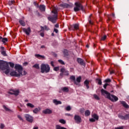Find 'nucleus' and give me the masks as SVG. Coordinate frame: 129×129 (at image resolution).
I'll return each instance as SVG.
<instances>
[{
  "label": "nucleus",
  "instance_id": "nucleus-1",
  "mask_svg": "<svg viewBox=\"0 0 129 129\" xmlns=\"http://www.w3.org/2000/svg\"><path fill=\"white\" fill-rule=\"evenodd\" d=\"M15 68L16 70H17V72L16 71H13L10 73L11 76H15V77H21L23 75H26L27 72L24 71L23 73V67L20 64H15Z\"/></svg>",
  "mask_w": 129,
  "mask_h": 129
},
{
  "label": "nucleus",
  "instance_id": "nucleus-2",
  "mask_svg": "<svg viewBox=\"0 0 129 129\" xmlns=\"http://www.w3.org/2000/svg\"><path fill=\"white\" fill-rule=\"evenodd\" d=\"M0 70H5V74L8 75L10 73V67L9 63L4 60H0Z\"/></svg>",
  "mask_w": 129,
  "mask_h": 129
},
{
  "label": "nucleus",
  "instance_id": "nucleus-3",
  "mask_svg": "<svg viewBox=\"0 0 129 129\" xmlns=\"http://www.w3.org/2000/svg\"><path fill=\"white\" fill-rule=\"evenodd\" d=\"M101 92L102 94V95H104L107 96V98L111 100V101H117L118 100V98L117 97L113 95H110V93H108L107 91L104 90V89H102L101 90Z\"/></svg>",
  "mask_w": 129,
  "mask_h": 129
},
{
  "label": "nucleus",
  "instance_id": "nucleus-4",
  "mask_svg": "<svg viewBox=\"0 0 129 129\" xmlns=\"http://www.w3.org/2000/svg\"><path fill=\"white\" fill-rule=\"evenodd\" d=\"M58 9L56 7H53L52 10V13L53 14V17H48V19L50 22H52L53 23H56V21L57 20V18L58 17Z\"/></svg>",
  "mask_w": 129,
  "mask_h": 129
},
{
  "label": "nucleus",
  "instance_id": "nucleus-5",
  "mask_svg": "<svg viewBox=\"0 0 129 129\" xmlns=\"http://www.w3.org/2000/svg\"><path fill=\"white\" fill-rule=\"evenodd\" d=\"M40 69L41 73H48V72H50V66L48 64H41Z\"/></svg>",
  "mask_w": 129,
  "mask_h": 129
},
{
  "label": "nucleus",
  "instance_id": "nucleus-6",
  "mask_svg": "<svg viewBox=\"0 0 129 129\" xmlns=\"http://www.w3.org/2000/svg\"><path fill=\"white\" fill-rule=\"evenodd\" d=\"M75 5L76 6V7L74 9L75 12H78L80 11V10H83V7L81 5V4H80V3L77 2L75 4Z\"/></svg>",
  "mask_w": 129,
  "mask_h": 129
},
{
  "label": "nucleus",
  "instance_id": "nucleus-7",
  "mask_svg": "<svg viewBox=\"0 0 129 129\" xmlns=\"http://www.w3.org/2000/svg\"><path fill=\"white\" fill-rule=\"evenodd\" d=\"M9 94H14V95H18L20 93L19 90H11L9 92Z\"/></svg>",
  "mask_w": 129,
  "mask_h": 129
},
{
  "label": "nucleus",
  "instance_id": "nucleus-8",
  "mask_svg": "<svg viewBox=\"0 0 129 129\" xmlns=\"http://www.w3.org/2000/svg\"><path fill=\"white\" fill-rule=\"evenodd\" d=\"M60 76H63V75H66L68 76V75H69V73H68V71H65V69L61 68L60 70Z\"/></svg>",
  "mask_w": 129,
  "mask_h": 129
},
{
  "label": "nucleus",
  "instance_id": "nucleus-9",
  "mask_svg": "<svg viewBox=\"0 0 129 129\" xmlns=\"http://www.w3.org/2000/svg\"><path fill=\"white\" fill-rule=\"evenodd\" d=\"M25 118L28 121H29V122H33V117H32L30 115L26 114Z\"/></svg>",
  "mask_w": 129,
  "mask_h": 129
},
{
  "label": "nucleus",
  "instance_id": "nucleus-10",
  "mask_svg": "<svg viewBox=\"0 0 129 129\" xmlns=\"http://www.w3.org/2000/svg\"><path fill=\"white\" fill-rule=\"evenodd\" d=\"M75 120L77 123H80L81 122V117L77 115L75 116Z\"/></svg>",
  "mask_w": 129,
  "mask_h": 129
},
{
  "label": "nucleus",
  "instance_id": "nucleus-11",
  "mask_svg": "<svg viewBox=\"0 0 129 129\" xmlns=\"http://www.w3.org/2000/svg\"><path fill=\"white\" fill-rule=\"evenodd\" d=\"M23 31L28 35H30V33H31V29L30 28H28L27 29L23 28Z\"/></svg>",
  "mask_w": 129,
  "mask_h": 129
},
{
  "label": "nucleus",
  "instance_id": "nucleus-12",
  "mask_svg": "<svg viewBox=\"0 0 129 129\" xmlns=\"http://www.w3.org/2000/svg\"><path fill=\"white\" fill-rule=\"evenodd\" d=\"M43 113H45V114L52 113V111L50 109H46L43 111Z\"/></svg>",
  "mask_w": 129,
  "mask_h": 129
},
{
  "label": "nucleus",
  "instance_id": "nucleus-13",
  "mask_svg": "<svg viewBox=\"0 0 129 129\" xmlns=\"http://www.w3.org/2000/svg\"><path fill=\"white\" fill-rule=\"evenodd\" d=\"M1 49L2 50V51H1V54H2V55L3 56H7V53H6V51L5 50H4V49H5V47H1Z\"/></svg>",
  "mask_w": 129,
  "mask_h": 129
},
{
  "label": "nucleus",
  "instance_id": "nucleus-14",
  "mask_svg": "<svg viewBox=\"0 0 129 129\" xmlns=\"http://www.w3.org/2000/svg\"><path fill=\"white\" fill-rule=\"evenodd\" d=\"M77 61H78V63L81 64V65H84V61H83V59L79 58L77 59Z\"/></svg>",
  "mask_w": 129,
  "mask_h": 129
},
{
  "label": "nucleus",
  "instance_id": "nucleus-15",
  "mask_svg": "<svg viewBox=\"0 0 129 129\" xmlns=\"http://www.w3.org/2000/svg\"><path fill=\"white\" fill-rule=\"evenodd\" d=\"M39 9L41 12H44L46 10V7L44 5H41L39 6Z\"/></svg>",
  "mask_w": 129,
  "mask_h": 129
},
{
  "label": "nucleus",
  "instance_id": "nucleus-16",
  "mask_svg": "<svg viewBox=\"0 0 129 129\" xmlns=\"http://www.w3.org/2000/svg\"><path fill=\"white\" fill-rule=\"evenodd\" d=\"M121 104L124 106V107H125V108H128L129 106L125 103L124 101H121Z\"/></svg>",
  "mask_w": 129,
  "mask_h": 129
},
{
  "label": "nucleus",
  "instance_id": "nucleus-17",
  "mask_svg": "<svg viewBox=\"0 0 129 129\" xmlns=\"http://www.w3.org/2000/svg\"><path fill=\"white\" fill-rule=\"evenodd\" d=\"M41 31H43V30H45V31H49V30H50L49 27H47V26H45L44 27L41 26Z\"/></svg>",
  "mask_w": 129,
  "mask_h": 129
},
{
  "label": "nucleus",
  "instance_id": "nucleus-18",
  "mask_svg": "<svg viewBox=\"0 0 129 129\" xmlns=\"http://www.w3.org/2000/svg\"><path fill=\"white\" fill-rule=\"evenodd\" d=\"M53 103L56 105L61 104L62 102L60 101H57V100H53Z\"/></svg>",
  "mask_w": 129,
  "mask_h": 129
},
{
  "label": "nucleus",
  "instance_id": "nucleus-19",
  "mask_svg": "<svg viewBox=\"0 0 129 129\" xmlns=\"http://www.w3.org/2000/svg\"><path fill=\"white\" fill-rule=\"evenodd\" d=\"M89 84V81L86 80L84 82V85H86L87 89L89 88V86H88Z\"/></svg>",
  "mask_w": 129,
  "mask_h": 129
},
{
  "label": "nucleus",
  "instance_id": "nucleus-20",
  "mask_svg": "<svg viewBox=\"0 0 129 129\" xmlns=\"http://www.w3.org/2000/svg\"><path fill=\"white\" fill-rule=\"evenodd\" d=\"M92 117H93V118H94V119H96V120H98V115H97L96 114H94L92 115Z\"/></svg>",
  "mask_w": 129,
  "mask_h": 129
},
{
  "label": "nucleus",
  "instance_id": "nucleus-21",
  "mask_svg": "<svg viewBox=\"0 0 129 129\" xmlns=\"http://www.w3.org/2000/svg\"><path fill=\"white\" fill-rule=\"evenodd\" d=\"M85 115L86 116H88L90 115V111L87 110L85 112Z\"/></svg>",
  "mask_w": 129,
  "mask_h": 129
},
{
  "label": "nucleus",
  "instance_id": "nucleus-22",
  "mask_svg": "<svg viewBox=\"0 0 129 129\" xmlns=\"http://www.w3.org/2000/svg\"><path fill=\"white\" fill-rule=\"evenodd\" d=\"M73 27L75 30H78L79 28V25L76 24L73 25Z\"/></svg>",
  "mask_w": 129,
  "mask_h": 129
},
{
  "label": "nucleus",
  "instance_id": "nucleus-23",
  "mask_svg": "<svg viewBox=\"0 0 129 129\" xmlns=\"http://www.w3.org/2000/svg\"><path fill=\"white\" fill-rule=\"evenodd\" d=\"M35 56L36 57V58H45L44 55H41L40 54H35Z\"/></svg>",
  "mask_w": 129,
  "mask_h": 129
},
{
  "label": "nucleus",
  "instance_id": "nucleus-24",
  "mask_svg": "<svg viewBox=\"0 0 129 129\" xmlns=\"http://www.w3.org/2000/svg\"><path fill=\"white\" fill-rule=\"evenodd\" d=\"M59 122L62 123V124H65V123H66V121L63 119H61L59 120Z\"/></svg>",
  "mask_w": 129,
  "mask_h": 129
},
{
  "label": "nucleus",
  "instance_id": "nucleus-25",
  "mask_svg": "<svg viewBox=\"0 0 129 129\" xmlns=\"http://www.w3.org/2000/svg\"><path fill=\"white\" fill-rule=\"evenodd\" d=\"M70 79H71V80H73V81H74V83L75 84H76V81H75V76H72L71 77H70Z\"/></svg>",
  "mask_w": 129,
  "mask_h": 129
},
{
  "label": "nucleus",
  "instance_id": "nucleus-26",
  "mask_svg": "<svg viewBox=\"0 0 129 129\" xmlns=\"http://www.w3.org/2000/svg\"><path fill=\"white\" fill-rule=\"evenodd\" d=\"M1 42H3L4 44L6 43V42H8V38H3L2 40H1Z\"/></svg>",
  "mask_w": 129,
  "mask_h": 129
},
{
  "label": "nucleus",
  "instance_id": "nucleus-27",
  "mask_svg": "<svg viewBox=\"0 0 129 129\" xmlns=\"http://www.w3.org/2000/svg\"><path fill=\"white\" fill-rule=\"evenodd\" d=\"M20 24L22 25L23 27H25L26 26V23H25V22H24L23 20H20L19 21Z\"/></svg>",
  "mask_w": 129,
  "mask_h": 129
},
{
  "label": "nucleus",
  "instance_id": "nucleus-28",
  "mask_svg": "<svg viewBox=\"0 0 129 129\" xmlns=\"http://www.w3.org/2000/svg\"><path fill=\"white\" fill-rule=\"evenodd\" d=\"M56 129H67V128L63 127H60V125H57L56 126Z\"/></svg>",
  "mask_w": 129,
  "mask_h": 129
},
{
  "label": "nucleus",
  "instance_id": "nucleus-29",
  "mask_svg": "<svg viewBox=\"0 0 129 129\" xmlns=\"http://www.w3.org/2000/svg\"><path fill=\"white\" fill-rule=\"evenodd\" d=\"M77 82H78V83H80V82H81V77H79L77 78L76 80Z\"/></svg>",
  "mask_w": 129,
  "mask_h": 129
},
{
  "label": "nucleus",
  "instance_id": "nucleus-30",
  "mask_svg": "<svg viewBox=\"0 0 129 129\" xmlns=\"http://www.w3.org/2000/svg\"><path fill=\"white\" fill-rule=\"evenodd\" d=\"M63 91H64V92H68L69 90L68 89V88L67 87H64L62 88Z\"/></svg>",
  "mask_w": 129,
  "mask_h": 129
},
{
  "label": "nucleus",
  "instance_id": "nucleus-31",
  "mask_svg": "<svg viewBox=\"0 0 129 129\" xmlns=\"http://www.w3.org/2000/svg\"><path fill=\"white\" fill-rule=\"evenodd\" d=\"M34 68H36V69H40V67L39 64H36L33 66Z\"/></svg>",
  "mask_w": 129,
  "mask_h": 129
},
{
  "label": "nucleus",
  "instance_id": "nucleus-32",
  "mask_svg": "<svg viewBox=\"0 0 129 129\" xmlns=\"http://www.w3.org/2000/svg\"><path fill=\"white\" fill-rule=\"evenodd\" d=\"M8 4L9 6H12V5L15 4V1H9Z\"/></svg>",
  "mask_w": 129,
  "mask_h": 129
},
{
  "label": "nucleus",
  "instance_id": "nucleus-33",
  "mask_svg": "<svg viewBox=\"0 0 129 129\" xmlns=\"http://www.w3.org/2000/svg\"><path fill=\"white\" fill-rule=\"evenodd\" d=\"M9 64L10 67H11L12 68H14V67H15V64L13 62H9Z\"/></svg>",
  "mask_w": 129,
  "mask_h": 129
},
{
  "label": "nucleus",
  "instance_id": "nucleus-34",
  "mask_svg": "<svg viewBox=\"0 0 129 129\" xmlns=\"http://www.w3.org/2000/svg\"><path fill=\"white\" fill-rule=\"evenodd\" d=\"M27 106H29L30 107H31L32 108H33V107H34V105L29 103L27 104Z\"/></svg>",
  "mask_w": 129,
  "mask_h": 129
},
{
  "label": "nucleus",
  "instance_id": "nucleus-35",
  "mask_svg": "<svg viewBox=\"0 0 129 129\" xmlns=\"http://www.w3.org/2000/svg\"><path fill=\"white\" fill-rule=\"evenodd\" d=\"M94 97L95 99H97V100H99V97H98V96L97 95H94Z\"/></svg>",
  "mask_w": 129,
  "mask_h": 129
},
{
  "label": "nucleus",
  "instance_id": "nucleus-36",
  "mask_svg": "<svg viewBox=\"0 0 129 129\" xmlns=\"http://www.w3.org/2000/svg\"><path fill=\"white\" fill-rule=\"evenodd\" d=\"M39 111V109L38 108H35L34 110H33V112L34 113H38Z\"/></svg>",
  "mask_w": 129,
  "mask_h": 129
},
{
  "label": "nucleus",
  "instance_id": "nucleus-37",
  "mask_svg": "<svg viewBox=\"0 0 129 129\" xmlns=\"http://www.w3.org/2000/svg\"><path fill=\"white\" fill-rule=\"evenodd\" d=\"M62 7H63V8H69V5L68 4H64V5H61Z\"/></svg>",
  "mask_w": 129,
  "mask_h": 129
},
{
  "label": "nucleus",
  "instance_id": "nucleus-38",
  "mask_svg": "<svg viewBox=\"0 0 129 129\" xmlns=\"http://www.w3.org/2000/svg\"><path fill=\"white\" fill-rule=\"evenodd\" d=\"M58 62L60 63V64H61L62 65L65 64V63H64V61H63V60H58Z\"/></svg>",
  "mask_w": 129,
  "mask_h": 129
},
{
  "label": "nucleus",
  "instance_id": "nucleus-39",
  "mask_svg": "<svg viewBox=\"0 0 129 129\" xmlns=\"http://www.w3.org/2000/svg\"><path fill=\"white\" fill-rule=\"evenodd\" d=\"M97 80H98V84H99V85H101V84H102V82H101V80L100 79H97Z\"/></svg>",
  "mask_w": 129,
  "mask_h": 129
},
{
  "label": "nucleus",
  "instance_id": "nucleus-40",
  "mask_svg": "<svg viewBox=\"0 0 129 129\" xmlns=\"http://www.w3.org/2000/svg\"><path fill=\"white\" fill-rule=\"evenodd\" d=\"M105 39H106V35H104V36H103V37L101 38V40L102 41H104V40H105Z\"/></svg>",
  "mask_w": 129,
  "mask_h": 129
},
{
  "label": "nucleus",
  "instance_id": "nucleus-41",
  "mask_svg": "<svg viewBox=\"0 0 129 129\" xmlns=\"http://www.w3.org/2000/svg\"><path fill=\"white\" fill-rule=\"evenodd\" d=\"M66 110H71V107L70 106H69L66 108Z\"/></svg>",
  "mask_w": 129,
  "mask_h": 129
},
{
  "label": "nucleus",
  "instance_id": "nucleus-42",
  "mask_svg": "<svg viewBox=\"0 0 129 129\" xmlns=\"http://www.w3.org/2000/svg\"><path fill=\"white\" fill-rule=\"evenodd\" d=\"M90 121H91V122H94V121H95V119L94 118H90L89 119Z\"/></svg>",
  "mask_w": 129,
  "mask_h": 129
},
{
  "label": "nucleus",
  "instance_id": "nucleus-43",
  "mask_svg": "<svg viewBox=\"0 0 129 129\" xmlns=\"http://www.w3.org/2000/svg\"><path fill=\"white\" fill-rule=\"evenodd\" d=\"M3 108H4V109H5V110L6 111H9L10 110V109L9 108H8L6 106H3Z\"/></svg>",
  "mask_w": 129,
  "mask_h": 129
},
{
  "label": "nucleus",
  "instance_id": "nucleus-44",
  "mask_svg": "<svg viewBox=\"0 0 129 129\" xmlns=\"http://www.w3.org/2000/svg\"><path fill=\"white\" fill-rule=\"evenodd\" d=\"M111 81V80L109 79H107L105 80V82H106V83L110 82Z\"/></svg>",
  "mask_w": 129,
  "mask_h": 129
},
{
  "label": "nucleus",
  "instance_id": "nucleus-45",
  "mask_svg": "<svg viewBox=\"0 0 129 129\" xmlns=\"http://www.w3.org/2000/svg\"><path fill=\"white\" fill-rule=\"evenodd\" d=\"M53 70L54 71H58V70H59V67H55L54 68Z\"/></svg>",
  "mask_w": 129,
  "mask_h": 129
},
{
  "label": "nucleus",
  "instance_id": "nucleus-46",
  "mask_svg": "<svg viewBox=\"0 0 129 129\" xmlns=\"http://www.w3.org/2000/svg\"><path fill=\"white\" fill-rule=\"evenodd\" d=\"M107 85H108V84H107V83H106L104 85L103 87L105 89H106V87H107Z\"/></svg>",
  "mask_w": 129,
  "mask_h": 129
},
{
  "label": "nucleus",
  "instance_id": "nucleus-47",
  "mask_svg": "<svg viewBox=\"0 0 129 129\" xmlns=\"http://www.w3.org/2000/svg\"><path fill=\"white\" fill-rule=\"evenodd\" d=\"M4 127H5V124H1L0 125V128H4Z\"/></svg>",
  "mask_w": 129,
  "mask_h": 129
},
{
  "label": "nucleus",
  "instance_id": "nucleus-48",
  "mask_svg": "<svg viewBox=\"0 0 129 129\" xmlns=\"http://www.w3.org/2000/svg\"><path fill=\"white\" fill-rule=\"evenodd\" d=\"M18 118H19V119H20V120H23V118H22V117L21 116V115H18Z\"/></svg>",
  "mask_w": 129,
  "mask_h": 129
},
{
  "label": "nucleus",
  "instance_id": "nucleus-49",
  "mask_svg": "<svg viewBox=\"0 0 129 129\" xmlns=\"http://www.w3.org/2000/svg\"><path fill=\"white\" fill-rule=\"evenodd\" d=\"M54 32H55V33H58V29H56V28H54Z\"/></svg>",
  "mask_w": 129,
  "mask_h": 129
},
{
  "label": "nucleus",
  "instance_id": "nucleus-50",
  "mask_svg": "<svg viewBox=\"0 0 129 129\" xmlns=\"http://www.w3.org/2000/svg\"><path fill=\"white\" fill-rule=\"evenodd\" d=\"M115 129H123V126L119 127H116Z\"/></svg>",
  "mask_w": 129,
  "mask_h": 129
},
{
  "label": "nucleus",
  "instance_id": "nucleus-51",
  "mask_svg": "<svg viewBox=\"0 0 129 129\" xmlns=\"http://www.w3.org/2000/svg\"><path fill=\"white\" fill-rule=\"evenodd\" d=\"M50 64H51V66H52V67H54V62L51 61L50 62Z\"/></svg>",
  "mask_w": 129,
  "mask_h": 129
},
{
  "label": "nucleus",
  "instance_id": "nucleus-52",
  "mask_svg": "<svg viewBox=\"0 0 129 129\" xmlns=\"http://www.w3.org/2000/svg\"><path fill=\"white\" fill-rule=\"evenodd\" d=\"M23 65H24V66H26L28 65V62H24V63H23Z\"/></svg>",
  "mask_w": 129,
  "mask_h": 129
},
{
  "label": "nucleus",
  "instance_id": "nucleus-53",
  "mask_svg": "<svg viewBox=\"0 0 129 129\" xmlns=\"http://www.w3.org/2000/svg\"><path fill=\"white\" fill-rule=\"evenodd\" d=\"M40 36H41V37H44V35L43 33H40Z\"/></svg>",
  "mask_w": 129,
  "mask_h": 129
},
{
  "label": "nucleus",
  "instance_id": "nucleus-54",
  "mask_svg": "<svg viewBox=\"0 0 129 129\" xmlns=\"http://www.w3.org/2000/svg\"><path fill=\"white\" fill-rule=\"evenodd\" d=\"M55 28H59V25L58 24H56L55 25Z\"/></svg>",
  "mask_w": 129,
  "mask_h": 129
},
{
  "label": "nucleus",
  "instance_id": "nucleus-55",
  "mask_svg": "<svg viewBox=\"0 0 129 129\" xmlns=\"http://www.w3.org/2000/svg\"><path fill=\"white\" fill-rule=\"evenodd\" d=\"M113 73H114V72L113 71L110 72V74H113Z\"/></svg>",
  "mask_w": 129,
  "mask_h": 129
},
{
  "label": "nucleus",
  "instance_id": "nucleus-56",
  "mask_svg": "<svg viewBox=\"0 0 129 129\" xmlns=\"http://www.w3.org/2000/svg\"><path fill=\"white\" fill-rule=\"evenodd\" d=\"M89 23H90V24H91L92 25V22H91V20H89Z\"/></svg>",
  "mask_w": 129,
  "mask_h": 129
},
{
  "label": "nucleus",
  "instance_id": "nucleus-57",
  "mask_svg": "<svg viewBox=\"0 0 129 129\" xmlns=\"http://www.w3.org/2000/svg\"><path fill=\"white\" fill-rule=\"evenodd\" d=\"M2 40H3V37H2V36H0V41H2Z\"/></svg>",
  "mask_w": 129,
  "mask_h": 129
},
{
  "label": "nucleus",
  "instance_id": "nucleus-58",
  "mask_svg": "<svg viewBox=\"0 0 129 129\" xmlns=\"http://www.w3.org/2000/svg\"><path fill=\"white\" fill-rule=\"evenodd\" d=\"M33 129H38V127H34L33 128Z\"/></svg>",
  "mask_w": 129,
  "mask_h": 129
},
{
  "label": "nucleus",
  "instance_id": "nucleus-59",
  "mask_svg": "<svg viewBox=\"0 0 129 129\" xmlns=\"http://www.w3.org/2000/svg\"><path fill=\"white\" fill-rule=\"evenodd\" d=\"M41 48H45V46L42 45V46H41Z\"/></svg>",
  "mask_w": 129,
  "mask_h": 129
},
{
  "label": "nucleus",
  "instance_id": "nucleus-60",
  "mask_svg": "<svg viewBox=\"0 0 129 129\" xmlns=\"http://www.w3.org/2000/svg\"><path fill=\"white\" fill-rule=\"evenodd\" d=\"M86 47L87 48H89V45H87L86 46Z\"/></svg>",
  "mask_w": 129,
  "mask_h": 129
},
{
  "label": "nucleus",
  "instance_id": "nucleus-61",
  "mask_svg": "<svg viewBox=\"0 0 129 129\" xmlns=\"http://www.w3.org/2000/svg\"><path fill=\"white\" fill-rule=\"evenodd\" d=\"M51 36H54V33H52L51 34Z\"/></svg>",
  "mask_w": 129,
  "mask_h": 129
},
{
  "label": "nucleus",
  "instance_id": "nucleus-62",
  "mask_svg": "<svg viewBox=\"0 0 129 129\" xmlns=\"http://www.w3.org/2000/svg\"><path fill=\"white\" fill-rule=\"evenodd\" d=\"M112 16H113V17H114V14H112Z\"/></svg>",
  "mask_w": 129,
  "mask_h": 129
},
{
  "label": "nucleus",
  "instance_id": "nucleus-63",
  "mask_svg": "<svg viewBox=\"0 0 129 129\" xmlns=\"http://www.w3.org/2000/svg\"><path fill=\"white\" fill-rule=\"evenodd\" d=\"M126 116H127L128 117H129V115H126Z\"/></svg>",
  "mask_w": 129,
  "mask_h": 129
},
{
  "label": "nucleus",
  "instance_id": "nucleus-64",
  "mask_svg": "<svg viewBox=\"0 0 129 129\" xmlns=\"http://www.w3.org/2000/svg\"><path fill=\"white\" fill-rule=\"evenodd\" d=\"M109 20H110V19H109V18H108V20L109 21Z\"/></svg>",
  "mask_w": 129,
  "mask_h": 129
}]
</instances>
